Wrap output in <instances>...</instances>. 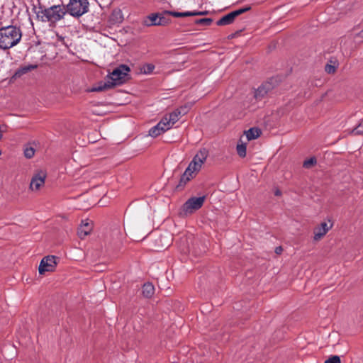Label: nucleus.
I'll return each instance as SVG.
<instances>
[{
    "label": "nucleus",
    "mask_w": 363,
    "mask_h": 363,
    "mask_svg": "<svg viewBox=\"0 0 363 363\" xmlns=\"http://www.w3.org/2000/svg\"><path fill=\"white\" fill-rule=\"evenodd\" d=\"M130 69L128 66L121 65L113 70L108 76L107 79L110 81L112 86L121 85L128 79V73Z\"/></svg>",
    "instance_id": "3"
},
{
    "label": "nucleus",
    "mask_w": 363,
    "mask_h": 363,
    "mask_svg": "<svg viewBox=\"0 0 363 363\" xmlns=\"http://www.w3.org/2000/svg\"><path fill=\"white\" fill-rule=\"evenodd\" d=\"M213 20L210 18H201L196 21V23L203 26H209L212 23Z\"/></svg>",
    "instance_id": "26"
},
{
    "label": "nucleus",
    "mask_w": 363,
    "mask_h": 363,
    "mask_svg": "<svg viewBox=\"0 0 363 363\" xmlns=\"http://www.w3.org/2000/svg\"><path fill=\"white\" fill-rule=\"evenodd\" d=\"M113 87L110 81L106 79V82H100L98 84L88 89L89 92H100Z\"/></svg>",
    "instance_id": "15"
},
{
    "label": "nucleus",
    "mask_w": 363,
    "mask_h": 363,
    "mask_svg": "<svg viewBox=\"0 0 363 363\" xmlns=\"http://www.w3.org/2000/svg\"><path fill=\"white\" fill-rule=\"evenodd\" d=\"M143 72L146 74H150L153 72L155 66L152 64H147L143 66Z\"/></svg>",
    "instance_id": "27"
},
{
    "label": "nucleus",
    "mask_w": 363,
    "mask_h": 363,
    "mask_svg": "<svg viewBox=\"0 0 363 363\" xmlns=\"http://www.w3.org/2000/svg\"><path fill=\"white\" fill-rule=\"evenodd\" d=\"M281 191L279 190V189H277L276 191H275V195L276 196H280L281 195Z\"/></svg>",
    "instance_id": "33"
},
{
    "label": "nucleus",
    "mask_w": 363,
    "mask_h": 363,
    "mask_svg": "<svg viewBox=\"0 0 363 363\" xmlns=\"http://www.w3.org/2000/svg\"><path fill=\"white\" fill-rule=\"evenodd\" d=\"M35 155V149L33 147H26L24 149V155L26 158L30 159Z\"/></svg>",
    "instance_id": "23"
},
{
    "label": "nucleus",
    "mask_w": 363,
    "mask_h": 363,
    "mask_svg": "<svg viewBox=\"0 0 363 363\" xmlns=\"http://www.w3.org/2000/svg\"><path fill=\"white\" fill-rule=\"evenodd\" d=\"M340 362H341L340 358L337 355L332 356L325 361V363H340Z\"/></svg>",
    "instance_id": "28"
},
{
    "label": "nucleus",
    "mask_w": 363,
    "mask_h": 363,
    "mask_svg": "<svg viewBox=\"0 0 363 363\" xmlns=\"http://www.w3.org/2000/svg\"><path fill=\"white\" fill-rule=\"evenodd\" d=\"M57 266L56 257L46 256L42 259L40 262L38 272L40 274H44L45 272H54Z\"/></svg>",
    "instance_id": "8"
},
{
    "label": "nucleus",
    "mask_w": 363,
    "mask_h": 363,
    "mask_svg": "<svg viewBox=\"0 0 363 363\" xmlns=\"http://www.w3.org/2000/svg\"><path fill=\"white\" fill-rule=\"evenodd\" d=\"M250 9V7H245L235 11H233L220 18L216 23L218 26H226L231 24L235 18L239 15L247 11Z\"/></svg>",
    "instance_id": "9"
},
{
    "label": "nucleus",
    "mask_w": 363,
    "mask_h": 363,
    "mask_svg": "<svg viewBox=\"0 0 363 363\" xmlns=\"http://www.w3.org/2000/svg\"><path fill=\"white\" fill-rule=\"evenodd\" d=\"M333 224L328 225L326 222H323L317 228L314 229L313 239L316 241L320 240L332 228Z\"/></svg>",
    "instance_id": "11"
},
{
    "label": "nucleus",
    "mask_w": 363,
    "mask_h": 363,
    "mask_svg": "<svg viewBox=\"0 0 363 363\" xmlns=\"http://www.w3.org/2000/svg\"><path fill=\"white\" fill-rule=\"evenodd\" d=\"M282 250H283V249H282V247H276V249H275V252H276L277 254H281V252H282Z\"/></svg>",
    "instance_id": "32"
},
{
    "label": "nucleus",
    "mask_w": 363,
    "mask_h": 363,
    "mask_svg": "<svg viewBox=\"0 0 363 363\" xmlns=\"http://www.w3.org/2000/svg\"><path fill=\"white\" fill-rule=\"evenodd\" d=\"M147 19L150 21V23H147L145 21V24L148 26H159L160 22H159V13H152L148 16Z\"/></svg>",
    "instance_id": "19"
},
{
    "label": "nucleus",
    "mask_w": 363,
    "mask_h": 363,
    "mask_svg": "<svg viewBox=\"0 0 363 363\" xmlns=\"http://www.w3.org/2000/svg\"><path fill=\"white\" fill-rule=\"evenodd\" d=\"M336 67L334 65H326L325 67V70L328 74H333L335 72Z\"/></svg>",
    "instance_id": "29"
},
{
    "label": "nucleus",
    "mask_w": 363,
    "mask_h": 363,
    "mask_svg": "<svg viewBox=\"0 0 363 363\" xmlns=\"http://www.w3.org/2000/svg\"><path fill=\"white\" fill-rule=\"evenodd\" d=\"M260 130L256 128H251L245 132L247 140L257 138L260 135Z\"/></svg>",
    "instance_id": "17"
},
{
    "label": "nucleus",
    "mask_w": 363,
    "mask_h": 363,
    "mask_svg": "<svg viewBox=\"0 0 363 363\" xmlns=\"http://www.w3.org/2000/svg\"><path fill=\"white\" fill-rule=\"evenodd\" d=\"M2 131H1V127L0 126V140L2 138Z\"/></svg>",
    "instance_id": "34"
},
{
    "label": "nucleus",
    "mask_w": 363,
    "mask_h": 363,
    "mask_svg": "<svg viewBox=\"0 0 363 363\" xmlns=\"http://www.w3.org/2000/svg\"><path fill=\"white\" fill-rule=\"evenodd\" d=\"M66 13L67 10L63 5H53L50 7L40 6L36 15L42 22L55 25L63 19Z\"/></svg>",
    "instance_id": "1"
},
{
    "label": "nucleus",
    "mask_w": 363,
    "mask_h": 363,
    "mask_svg": "<svg viewBox=\"0 0 363 363\" xmlns=\"http://www.w3.org/2000/svg\"><path fill=\"white\" fill-rule=\"evenodd\" d=\"M206 13V11H192V16H203L205 15Z\"/></svg>",
    "instance_id": "30"
},
{
    "label": "nucleus",
    "mask_w": 363,
    "mask_h": 363,
    "mask_svg": "<svg viewBox=\"0 0 363 363\" xmlns=\"http://www.w3.org/2000/svg\"><path fill=\"white\" fill-rule=\"evenodd\" d=\"M34 67H35V66L28 67H23V68L22 69V72H23V73H26V72H27L28 71H29L30 69H33Z\"/></svg>",
    "instance_id": "31"
},
{
    "label": "nucleus",
    "mask_w": 363,
    "mask_h": 363,
    "mask_svg": "<svg viewBox=\"0 0 363 363\" xmlns=\"http://www.w3.org/2000/svg\"><path fill=\"white\" fill-rule=\"evenodd\" d=\"M22 32L20 28L8 26L0 28V48L9 49L16 45L21 40Z\"/></svg>",
    "instance_id": "2"
},
{
    "label": "nucleus",
    "mask_w": 363,
    "mask_h": 363,
    "mask_svg": "<svg viewBox=\"0 0 363 363\" xmlns=\"http://www.w3.org/2000/svg\"><path fill=\"white\" fill-rule=\"evenodd\" d=\"M91 224L87 220L82 221V225L78 229L77 234L81 239H84L91 231Z\"/></svg>",
    "instance_id": "13"
},
{
    "label": "nucleus",
    "mask_w": 363,
    "mask_h": 363,
    "mask_svg": "<svg viewBox=\"0 0 363 363\" xmlns=\"http://www.w3.org/2000/svg\"><path fill=\"white\" fill-rule=\"evenodd\" d=\"M196 172H194L192 169L189 170V167L186 169L184 174L182 175L179 183L178 184V187H183L185 184L191 180L196 175Z\"/></svg>",
    "instance_id": "14"
},
{
    "label": "nucleus",
    "mask_w": 363,
    "mask_h": 363,
    "mask_svg": "<svg viewBox=\"0 0 363 363\" xmlns=\"http://www.w3.org/2000/svg\"><path fill=\"white\" fill-rule=\"evenodd\" d=\"M352 133L354 135H359L363 133V120L360 123L352 130Z\"/></svg>",
    "instance_id": "25"
},
{
    "label": "nucleus",
    "mask_w": 363,
    "mask_h": 363,
    "mask_svg": "<svg viewBox=\"0 0 363 363\" xmlns=\"http://www.w3.org/2000/svg\"><path fill=\"white\" fill-rule=\"evenodd\" d=\"M270 89V85L268 84H262L255 92V97L258 99L262 98Z\"/></svg>",
    "instance_id": "16"
},
{
    "label": "nucleus",
    "mask_w": 363,
    "mask_h": 363,
    "mask_svg": "<svg viewBox=\"0 0 363 363\" xmlns=\"http://www.w3.org/2000/svg\"><path fill=\"white\" fill-rule=\"evenodd\" d=\"M88 0H69L65 7L67 13L74 17H80L89 11Z\"/></svg>",
    "instance_id": "4"
},
{
    "label": "nucleus",
    "mask_w": 363,
    "mask_h": 363,
    "mask_svg": "<svg viewBox=\"0 0 363 363\" xmlns=\"http://www.w3.org/2000/svg\"><path fill=\"white\" fill-rule=\"evenodd\" d=\"M166 13H168V15H171L174 17H187V16H192V11H186V12H177V11H165Z\"/></svg>",
    "instance_id": "20"
},
{
    "label": "nucleus",
    "mask_w": 363,
    "mask_h": 363,
    "mask_svg": "<svg viewBox=\"0 0 363 363\" xmlns=\"http://www.w3.org/2000/svg\"><path fill=\"white\" fill-rule=\"evenodd\" d=\"M155 292L154 286L151 283H146L143 286V294L145 297H151Z\"/></svg>",
    "instance_id": "18"
},
{
    "label": "nucleus",
    "mask_w": 363,
    "mask_h": 363,
    "mask_svg": "<svg viewBox=\"0 0 363 363\" xmlns=\"http://www.w3.org/2000/svg\"><path fill=\"white\" fill-rule=\"evenodd\" d=\"M208 156V151L206 148H202L198 151L193 160L189 163L188 167L189 170L192 169L194 172L197 173L200 171L202 165L206 160Z\"/></svg>",
    "instance_id": "6"
},
{
    "label": "nucleus",
    "mask_w": 363,
    "mask_h": 363,
    "mask_svg": "<svg viewBox=\"0 0 363 363\" xmlns=\"http://www.w3.org/2000/svg\"><path fill=\"white\" fill-rule=\"evenodd\" d=\"M185 108H181L179 109H177L169 113V115L165 116L164 118H162V121L164 122L165 125L168 127L169 129H170L176 122H177L182 116V114H184V111L182 112V111H184Z\"/></svg>",
    "instance_id": "10"
},
{
    "label": "nucleus",
    "mask_w": 363,
    "mask_h": 363,
    "mask_svg": "<svg viewBox=\"0 0 363 363\" xmlns=\"http://www.w3.org/2000/svg\"><path fill=\"white\" fill-rule=\"evenodd\" d=\"M168 130H169L168 127L165 125L164 122L161 120L156 125L150 129L149 135L151 137L155 138Z\"/></svg>",
    "instance_id": "12"
},
{
    "label": "nucleus",
    "mask_w": 363,
    "mask_h": 363,
    "mask_svg": "<svg viewBox=\"0 0 363 363\" xmlns=\"http://www.w3.org/2000/svg\"><path fill=\"white\" fill-rule=\"evenodd\" d=\"M236 150L240 157H245L246 156L247 147L245 144H238Z\"/></svg>",
    "instance_id": "21"
},
{
    "label": "nucleus",
    "mask_w": 363,
    "mask_h": 363,
    "mask_svg": "<svg viewBox=\"0 0 363 363\" xmlns=\"http://www.w3.org/2000/svg\"><path fill=\"white\" fill-rule=\"evenodd\" d=\"M46 177L45 171L40 169L35 172L30 180V189L32 191H39L44 186Z\"/></svg>",
    "instance_id": "7"
},
{
    "label": "nucleus",
    "mask_w": 363,
    "mask_h": 363,
    "mask_svg": "<svg viewBox=\"0 0 363 363\" xmlns=\"http://www.w3.org/2000/svg\"><path fill=\"white\" fill-rule=\"evenodd\" d=\"M167 13L164 12L162 13H159V22H160L161 23L159 24V26H165L167 25L168 23H169V19H167L164 15H166Z\"/></svg>",
    "instance_id": "24"
},
{
    "label": "nucleus",
    "mask_w": 363,
    "mask_h": 363,
    "mask_svg": "<svg viewBox=\"0 0 363 363\" xmlns=\"http://www.w3.org/2000/svg\"><path fill=\"white\" fill-rule=\"evenodd\" d=\"M206 196L191 197L182 206L180 215L187 216L200 209L205 201Z\"/></svg>",
    "instance_id": "5"
},
{
    "label": "nucleus",
    "mask_w": 363,
    "mask_h": 363,
    "mask_svg": "<svg viewBox=\"0 0 363 363\" xmlns=\"http://www.w3.org/2000/svg\"><path fill=\"white\" fill-rule=\"evenodd\" d=\"M316 164V159L312 157L303 162V166L305 168L309 169Z\"/></svg>",
    "instance_id": "22"
},
{
    "label": "nucleus",
    "mask_w": 363,
    "mask_h": 363,
    "mask_svg": "<svg viewBox=\"0 0 363 363\" xmlns=\"http://www.w3.org/2000/svg\"><path fill=\"white\" fill-rule=\"evenodd\" d=\"M361 35L363 37V29L361 31Z\"/></svg>",
    "instance_id": "35"
}]
</instances>
